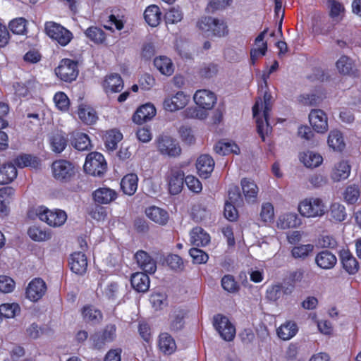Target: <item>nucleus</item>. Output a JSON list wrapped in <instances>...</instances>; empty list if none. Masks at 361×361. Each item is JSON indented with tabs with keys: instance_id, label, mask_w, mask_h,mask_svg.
Returning a JSON list of instances; mask_svg holds the SVG:
<instances>
[{
	"instance_id": "1",
	"label": "nucleus",
	"mask_w": 361,
	"mask_h": 361,
	"mask_svg": "<svg viewBox=\"0 0 361 361\" xmlns=\"http://www.w3.org/2000/svg\"><path fill=\"white\" fill-rule=\"evenodd\" d=\"M271 95L265 92L263 98L259 97L252 107L253 117L256 120L257 131L263 140L271 130L269 124V114L271 110Z\"/></svg>"
},
{
	"instance_id": "2",
	"label": "nucleus",
	"mask_w": 361,
	"mask_h": 361,
	"mask_svg": "<svg viewBox=\"0 0 361 361\" xmlns=\"http://www.w3.org/2000/svg\"><path fill=\"white\" fill-rule=\"evenodd\" d=\"M300 214L306 218H317L323 216L326 211V202L317 197H310L301 200L298 206Z\"/></svg>"
},
{
	"instance_id": "3",
	"label": "nucleus",
	"mask_w": 361,
	"mask_h": 361,
	"mask_svg": "<svg viewBox=\"0 0 361 361\" xmlns=\"http://www.w3.org/2000/svg\"><path fill=\"white\" fill-rule=\"evenodd\" d=\"M46 34L62 47L68 45L73 38V33L59 23L54 21L44 25Z\"/></svg>"
},
{
	"instance_id": "4",
	"label": "nucleus",
	"mask_w": 361,
	"mask_h": 361,
	"mask_svg": "<svg viewBox=\"0 0 361 361\" xmlns=\"http://www.w3.org/2000/svg\"><path fill=\"white\" fill-rule=\"evenodd\" d=\"M36 215L38 218L52 227H59L64 224L67 219L66 213L61 209H49L41 206L36 209Z\"/></svg>"
},
{
	"instance_id": "5",
	"label": "nucleus",
	"mask_w": 361,
	"mask_h": 361,
	"mask_svg": "<svg viewBox=\"0 0 361 361\" xmlns=\"http://www.w3.org/2000/svg\"><path fill=\"white\" fill-rule=\"evenodd\" d=\"M85 171L94 176H101L106 170V162L104 156L97 152L87 154L84 164Z\"/></svg>"
},
{
	"instance_id": "6",
	"label": "nucleus",
	"mask_w": 361,
	"mask_h": 361,
	"mask_svg": "<svg viewBox=\"0 0 361 361\" xmlns=\"http://www.w3.org/2000/svg\"><path fill=\"white\" fill-rule=\"evenodd\" d=\"M59 78L64 82H72L78 75L77 63L69 59H62L55 69Z\"/></svg>"
},
{
	"instance_id": "7",
	"label": "nucleus",
	"mask_w": 361,
	"mask_h": 361,
	"mask_svg": "<svg viewBox=\"0 0 361 361\" xmlns=\"http://www.w3.org/2000/svg\"><path fill=\"white\" fill-rule=\"evenodd\" d=\"M54 177L61 181H68L75 175L76 169L73 164L66 160L55 161L51 166Z\"/></svg>"
},
{
	"instance_id": "8",
	"label": "nucleus",
	"mask_w": 361,
	"mask_h": 361,
	"mask_svg": "<svg viewBox=\"0 0 361 361\" xmlns=\"http://www.w3.org/2000/svg\"><path fill=\"white\" fill-rule=\"evenodd\" d=\"M190 102V97L183 91L166 97L163 101V108L173 113L184 109Z\"/></svg>"
},
{
	"instance_id": "9",
	"label": "nucleus",
	"mask_w": 361,
	"mask_h": 361,
	"mask_svg": "<svg viewBox=\"0 0 361 361\" xmlns=\"http://www.w3.org/2000/svg\"><path fill=\"white\" fill-rule=\"evenodd\" d=\"M214 326L224 340L230 341L234 338L235 329L226 317L216 315L214 317Z\"/></svg>"
},
{
	"instance_id": "10",
	"label": "nucleus",
	"mask_w": 361,
	"mask_h": 361,
	"mask_svg": "<svg viewBox=\"0 0 361 361\" xmlns=\"http://www.w3.org/2000/svg\"><path fill=\"white\" fill-rule=\"evenodd\" d=\"M184 176L183 171L179 168L173 166L169 169L166 174V179L168 182L169 190L171 194L176 195L181 191Z\"/></svg>"
},
{
	"instance_id": "11",
	"label": "nucleus",
	"mask_w": 361,
	"mask_h": 361,
	"mask_svg": "<svg viewBox=\"0 0 361 361\" xmlns=\"http://www.w3.org/2000/svg\"><path fill=\"white\" fill-rule=\"evenodd\" d=\"M47 290L45 281L41 278H35L28 283L25 296L32 302H37L45 295Z\"/></svg>"
},
{
	"instance_id": "12",
	"label": "nucleus",
	"mask_w": 361,
	"mask_h": 361,
	"mask_svg": "<svg viewBox=\"0 0 361 361\" xmlns=\"http://www.w3.org/2000/svg\"><path fill=\"white\" fill-rule=\"evenodd\" d=\"M193 101L200 109L211 110L216 103V94L207 89L197 90L193 95Z\"/></svg>"
},
{
	"instance_id": "13",
	"label": "nucleus",
	"mask_w": 361,
	"mask_h": 361,
	"mask_svg": "<svg viewBox=\"0 0 361 361\" xmlns=\"http://www.w3.org/2000/svg\"><path fill=\"white\" fill-rule=\"evenodd\" d=\"M158 151L163 155L176 157L180 154L181 149L178 142L169 136H161L157 140Z\"/></svg>"
},
{
	"instance_id": "14",
	"label": "nucleus",
	"mask_w": 361,
	"mask_h": 361,
	"mask_svg": "<svg viewBox=\"0 0 361 361\" xmlns=\"http://www.w3.org/2000/svg\"><path fill=\"white\" fill-rule=\"evenodd\" d=\"M116 326L109 324L100 333L92 335L90 340L95 348H102L106 343L112 342L116 337Z\"/></svg>"
},
{
	"instance_id": "15",
	"label": "nucleus",
	"mask_w": 361,
	"mask_h": 361,
	"mask_svg": "<svg viewBox=\"0 0 361 361\" xmlns=\"http://www.w3.org/2000/svg\"><path fill=\"white\" fill-rule=\"evenodd\" d=\"M310 123L319 133H324L328 130V119L326 114L321 109H312L309 114Z\"/></svg>"
},
{
	"instance_id": "16",
	"label": "nucleus",
	"mask_w": 361,
	"mask_h": 361,
	"mask_svg": "<svg viewBox=\"0 0 361 361\" xmlns=\"http://www.w3.org/2000/svg\"><path fill=\"white\" fill-rule=\"evenodd\" d=\"M156 109L151 103L140 106L133 116V121L136 124H142L151 120L156 115Z\"/></svg>"
},
{
	"instance_id": "17",
	"label": "nucleus",
	"mask_w": 361,
	"mask_h": 361,
	"mask_svg": "<svg viewBox=\"0 0 361 361\" xmlns=\"http://www.w3.org/2000/svg\"><path fill=\"white\" fill-rule=\"evenodd\" d=\"M69 264L73 272L82 275L87 271V259L82 252H75L70 257Z\"/></svg>"
},
{
	"instance_id": "18",
	"label": "nucleus",
	"mask_w": 361,
	"mask_h": 361,
	"mask_svg": "<svg viewBox=\"0 0 361 361\" xmlns=\"http://www.w3.org/2000/svg\"><path fill=\"white\" fill-rule=\"evenodd\" d=\"M351 166L348 161L341 160L333 166L330 177L334 182L347 179L350 174Z\"/></svg>"
},
{
	"instance_id": "19",
	"label": "nucleus",
	"mask_w": 361,
	"mask_h": 361,
	"mask_svg": "<svg viewBox=\"0 0 361 361\" xmlns=\"http://www.w3.org/2000/svg\"><path fill=\"white\" fill-rule=\"evenodd\" d=\"M214 161L210 156L202 154L196 161V168L199 176L202 178H207L214 170Z\"/></svg>"
},
{
	"instance_id": "20",
	"label": "nucleus",
	"mask_w": 361,
	"mask_h": 361,
	"mask_svg": "<svg viewBox=\"0 0 361 361\" xmlns=\"http://www.w3.org/2000/svg\"><path fill=\"white\" fill-rule=\"evenodd\" d=\"M155 68L163 75L171 76L173 74L175 66L172 60L164 55L157 56L153 61Z\"/></svg>"
},
{
	"instance_id": "21",
	"label": "nucleus",
	"mask_w": 361,
	"mask_h": 361,
	"mask_svg": "<svg viewBox=\"0 0 361 361\" xmlns=\"http://www.w3.org/2000/svg\"><path fill=\"white\" fill-rule=\"evenodd\" d=\"M81 314L85 322L93 325L100 323L103 319L101 310L92 305H85L81 309Z\"/></svg>"
},
{
	"instance_id": "22",
	"label": "nucleus",
	"mask_w": 361,
	"mask_h": 361,
	"mask_svg": "<svg viewBox=\"0 0 361 361\" xmlns=\"http://www.w3.org/2000/svg\"><path fill=\"white\" fill-rule=\"evenodd\" d=\"M135 258L138 266L145 272L152 274L157 269L156 262L145 251L140 250L136 252Z\"/></svg>"
},
{
	"instance_id": "23",
	"label": "nucleus",
	"mask_w": 361,
	"mask_h": 361,
	"mask_svg": "<svg viewBox=\"0 0 361 361\" xmlns=\"http://www.w3.org/2000/svg\"><path fill=\"white\" fill-rule=\"evenodd\" d=\"M117 192L107 187H102L93 192V199L94 202L101 204H107L117 198Z\"/></svg>"
},
{
	"instance_id": "24",
	"label": "nucleus",
	"mask_w": 361,
	"mask_h": 361,
	"mask_svg": "<svg viewBox=\"0 0 361 361\" xmlns=\"http://www.w3.org/2000/svg\"><path fill=\"white\" fill-rule=\"evenodd\" d=\"M302 224V220L298 215L293 212L281 214L277 219L276 226L280 229L296 228Z\"/></svg>"
},
{
	"instance_id": "25",
	"label": "nucleus",
	"mask_w": 361,
	"mask_h": 361,
	"mask_svg": "<svg viewBox=\"0 0 361 361\" xmlns=\"http://www.w3.org/2000/svg\"><path fill=\"white\" fill-rule=\"evenodd\" d=\"M340 257L343 268L348 274L354 275L358 271L359 263L348 250H342Z\"/></svg>"
},
{
	"instance_id": "26",
	"label": "nucleus",
	"mask_w": 361,
	"mask_h": 361,
	"mask_svg": "<svg viewBox=\"0 0 361 361\" xmlns=\"http://www.w3.org/2000/svg\"><path fill=\"white\" fill-rule=\"evenodd\" d=\"M299 160L305 167L314 169L322 164L323 157L317 152L307 150L300 153Z\"/></svg>"
},
{
	"instance_id": "27",
	"label": "nucleus",
	"mask_w": 361,
	"mask_h": 361,
	"mask_svg": "<svg viewBox=\"0 0 361 361\" xmlns=\"http://www.w3.org/2000/svg\"><path fill=\"white\" fill-rule=\"evenodd\" d=\"M77 114L80 120L86 125H93L98 120V116L95 110L87 104H80Z\"/></svg>"
},
{
	"instance_id": "28",
	"label": "nucleus",
	"mask_w": 361,
	"mask_h": 361,
	"mask_svg": "<svg viewBox=\"0 0 361 361\" xmlns=\"http://www.w3.org/2000/svg\"><path fill=\"white\" fill-rule=\"evenodd\" d=\"M158 347L164 355H171L176 350L177 346L173 338L168 333H161L159 336Z\"/></svg>"
},
{
	"instance_id": "29",
	"label": "nucleus",
	"mask_w": 361,
	"mask_h": 361,
	"mask_svg": "<svg viewBox=\"0 0 361 361\" xmlns=\"http://www.w3.org/2000/svg\"><path fill=\"white\" fill-rule=\"evenodd\" d=\"M71 143L79 151L89 150L92 147L89 136L81 132L75 131L71 134Z\"/></svg>"
},
{
	"instance_id": "30",
	"label": "nucleus",
	"mask_w": 361,
	"mask_h": 361,
	"mask_svg": "<svg viewBox=\"0 0 361 361\" xmlns=\"http://www.w3.org/2000/svg\"><path fill=\"white\" fill-rule=\"evenodd\" d=\"M104 91L109 93L121 92L123 88V82L118 74H111L106 77L103 82Z\"/></svg>"
},
{
	"instance_id": "31",
	"label": "nucleus",
	"mask_w": 361,
	"mask_h": 361,
	"mask_svg": "<svg viewBox=\"0 0 361 361\" xmlns=\"http://www.w3.org/2000/svg\"><path fill=\"white\" fill-rule=\"evenodd\" d=\"M240 184L245 200L248 203L255 202L257 200L259 190L256 183L250 179L243 178Z\"/></svg>"
},
{
	"instance_id": "32",
	"label": "nucleus",
	"mask_w": 361,
	"mask_h": 361,
	"mask_svg": "<svg viewBox=\"0 0 361 361\" xmlns=\"http://www.w3.org/2000/svg\"><path fill=\"white\" fill-rule=\"evenodd\" d=\"M145 214L149 219L159 225L166 224L169 219L166 211L155 206L146 209Z\"/></svg>"
},
{
	"instance_id": "33",
	"label": "nucleus",
	"mask_w": 361,
	"mask_h": 361,
	"mask_svg": "<svg viewBox=\"0 0 361 361\" xmlns=\"http://www.w3.org/2000/svg\"><path fill=\"white\" fill-rule=\"evenodd\" d=\"M131 285L137 292L145 293L149 288L150 281L149 276L142 272H136L131 276Z\"/></svg>"
},
{
	"instance_id": "34",
	"label": "nucleus",
	"mask_w": 361,
	"mask_h": 361,
	"mask_svg": "<svg viewBox=\"0 0 361 361\" xmlns=\"http://www.w3.org/2000/svg\"><path fill=\"white\" fill-rule=\"evenodd\" d=\"M328 146L335 152H341L345 147L343 134L338 130L330 131L327 138Z\"/></svg>"
},
{
	"instance_id": "35",
	"label": "nucleus",
	"mask_w": 361,
	"mask_h": 361,
	"mask_svg": "<svg viewBox=\"0 0 361 361\" xmlns=\"http://www.w3.org/2000/svg\"><path fill=\"white\" fill-rule=\"evenodd\" d=\"M138 177L135 173L126 175L121 181V188L123 192L129 196L135 193L137 189Z\"/></svg>"
},
{
	"instance_id": "36",
	"label": "nucleus",
	"mask_w": 361,
	"mask_h": 361,
	"mask_svg": "<svg viewBox=\"0 0 361 361\" xmlns=\"http://www.w3.org/2000/svg\"><path fill=\"white\" fill-rule=\"evenodd\" d=\"M14 190L11 187H4L0 189V213L7 214L9 206L13 201Z\"/></svg>"
},
{
	"instance_id": "37",
	"label": "nucleus",
	"mask_w": 361,
	"mask_h": 361,
	"mask_svg": "<svg viewBox=\"0 0 361 361\" xmlns=\"http://www.w3.org/2000/svg\"><path fill=\"white\" fill-rule=\"evenodd\" d=\"M85 35L96 44H106L107 37L104 31L97 26H91L85 31Z\"/></svg>"
},
{
	"instance_id": "38",
	"label": "nucleus",
	"mask_w": 361,
	"mask_h": 361,
	"mask_svg": "<svg viewBox=\"0 0 361 361\" xmlns=\"http://www.w3.org/2000/svg\"><path fill=\"white\" fill-rule=\"evenodd\" d=\"M317 264L324 269H330L336 264V256L329 251H322L315 258Z\"/></svg>"
},
{
	"instance_id": "39",
	"label": "nucleus",
	"mask_w": 361,
	"mask_h": 361,
	"mask_svg": "<svg viewBox=\"0 0 361 361\" xmlns=\"http://www.w3.org/2000/svg\"><path fill=\"white\" fill-rule=\"evenodd\" d=\"M329 16L336 22L341 21L345 15L344 5L338 0H327Z\"/></svg>"
},
{
	"instance_id": "40",
	"label": "nucleus",
	"mask_w": 361,
	"mask_h": 361,
	"mask_svg": "<svg viewBox=\"0 0 361 361\" xmlns=\"http://www.w3.org/2000/svg\"><path fill=\"white\" fill-rule=\"evenodd\" d=\"M190 235V243L197 246H205L210 242L209 235L200 227L194 228Z\"/></svg>"
},
{
	"instance_id": "41",
	"label": "nucleus",
	"mask_w": 361,
	"mask_h": 361,
	"mask_svg": "<svg viewBox=\"0 0 361 361\" xmlns=\"http://www.w3.org/2000/svg\"><path fill=\"white\" fill-rule=\"evenodd\" d=\"M144 17L149 25L157 27L161 22V13L157 6L151 5L145 9Z\"/></svg>"
},
{
	"instance_id": "42",
	"label": "nucleus",
	"mask_w": 361,
	"mask_h": 361,
	"mask_svg": "<svg viewBox=\"0 0 361 361\" xmlns=\"http://www.w3.org/2000/svg\"><path fill=\"white\" fill-rule=\"evenodd\" d=\"M18 173L15 164L8 163L0 168V184H8L17 177Z\"/></svg>"
},
{
	"instance_id": "43",
	"label": "nucleus",
	"mask_w": 361,
	"mask_h": 361,
	"mask_svg": "<svg viewBox=\"0 0 361 361\" xmlns=\"http://www.w3.org/2000/svg\"><path fill=\"white\" fill-rule=\"evenodd\" d=\"M228 34L227 23L223 19L213 17V23L209 32V37H223Z\"/></svg>"
},
{
	"instance_id": "44",
	"label": "nucleus",
	"mask_w": 361,
	"mask_h": 361,
	"mask_svg": "<svg viewBox=\"0 0 361 361\" xmlns=\"http://www.w3.org/2000/svg\"><path fill=\"white\" fill-rule=\"evenodd\" d=\"M49 142L53 152L61 153L66 147L67 140L63 133L56 132L50 137Z\"/></svg>"
},
{
	"instance_id": "45",
	"label": "nucleus",
	"mask_w": 361,
	"mask_h": 361,
	"mask_svg": "<svg viewBox=\"0 0 361 361\" xmlns=\"http://www.w3.org/2000/svg\"><path fill=\"white\" fill-rule=\"evenodd\" d=\"M354 63L350 57L343 55L336 62L338 72L343 75H350L353 73Z\"/></svg>"
},
{
	"instance_id": "46",
	"label": "nucleus",
	"mask_w": 361,
	"mask_h": 361,
	"mask_svg": "<svg viewBox=\"0 0 361 361\" xmlns=\"http://www.w3.org/2000/svg\"><path fill=\"white\" fill-rule=\"evenodd\" d=\"M214 149L219 155H227L231 153L238 154L240 152L238 146L233 142H219L215 145Z\"/></svg>"
},
{
	"instance_id": "47",
	"label": "nucleus",
	"mask_w": 361,
	"mask_h": 361,
	"mask_svg": "<svg viewBox=\"0 0 361 361\" xmlns=\"http://www.w3.org/2000/svg\"><path fill=\"white\" fill-rule=\"evenodd\" d=\"M123 139L122 133L117 130H111L105 135V147L109 151H114L116 149L118 143Z\"/></svg>"
},
{
	"instance_id": "48",
	"label": "nucleus",
	"mask_w": 361,
	"mask_h": 361,
	"mask_svg": "<svg viewBox=\"0 0 361 361\" xmlns=\"http://www.w3.org/2000/svg\"><path fill=\"white\" fill-rule=\"evenodd\" d=\"M297 331L296 324L293 322H288L277 329V334L283 340H289L296 334Z\"/></svg>"
},
{
	"instance_id": "49",
	"label": "nucleus",
	"mask_w": 361,
	"mask_h": 361,
	"mask_svg": "<svg viewBox=\"0 0 361 361\" xmlns=\"http://www.w3.org/2000/svg\"><path fill=\"white\" fill-rule=\"evenodd\" d=\"M14 164L20 168H36L39 165V161L36 157L30 154H23L14 159Z\"/></svg>"
},
{
	"instance_id": "50",
	"label": "nucleus",
	"mask_w": 361,
	"mask_h": 361,
	"mask_svg": "<svg viewBox=\"0 0 361 361\" xmlns=\"http://www.w3.org/2000/svg\"><path fill=\"white\" fill-rule=\"evenodd\" d=\"M20 312L17 303H4L0 305V315L7 319L14 318Z\"/></svg>"
},
{
	"instance_id": "51",
	"label": "nucleus",
	"mask_w": 361,
	"mask_h": 361,
	"mask_svg": "<svg viewBox=\"0 0 361 361\" xmlns=\"http://www.w3.org/2000/svg\"><path fill=\"white\" fill-rule=\"evenodd\" d=\"M27 234L32 240L37 242L46 241L51 238L50 232L36 226L30 227L27 231Z\"/></svg>"
},
{
	"instance_id": "52",
	"label": "nucleus",
	"mask_w": 361,
	"mask_h": 361,
	"mask_svg": "<svg viewBox=\"0 0 361 361\" xmlns=\"http://www.w3.org/2000/svg\"><path fill=\"white\" fill-rule=\"evenodd\" d=\"M211 212L202 204H195L192 209V219L196 221H204L210 219Z\"/></svg>"
},
{
	"instance_id": "53",
	"label": "nucleus",
	"mask_w": 361,
	"mask_h": 361,
	"mask_svg": "<svg viewBox=\"0 0 361 361\" xmlns=\"http://www.w3.org/2000/svg\"><path fill=\"white\" fill-rule=\"evenodd\" d=\"M330 216L335 221H344L347 216L345 207L338 202L332 203L330 207Z\"/></svg>"
},
{
	"instance_id": "54",
	"label": "nucleus",
	"mask_w": 361,
	"mask_h": 361,
	"mask_svg": "<svg viewBox=\"0 0 361 361\" xmlns=\"http://www.w3.org/2000/svg\"><path fill=\"white\" fill-rule=\"evenodd\" d=\"M27 21L23 18H18L11 20L9 23L11 31L16 35H25Z\"/></svg>"
},
{
	"instance_id": "55",
	"label": "nucleus",
	"mask_w": 361,
	"mask_h": 361,
	"mask_svg": "<svg viewBox=\"0 0 361 361\" xmlns=\"http://www.w3.org/2000/svg\"><path fill=\"white\" fill-rule=\"evenodd\" d=\"M213 23V17L212 16H202L200 18L197 23L196 26L198 30L204 35L209 37V32Z\"/></svg>"
},
{
	"instance_id": "56",
	"label": "nucleus",
	"mask_w": 361,
	"mask_h": 361,
	"mask_svg": "<svg viewBox=\"0 0 361 361\" xmlns=\"http://www.w3.org/2000/svg\"><path fill=\"white\" fill-rule=\"evenodd\" d=\"M343 195L345 200L348 204H354L358 200L360 196V188L356 185H349L346 188Z\"/></svg>"
},
{
	"instance_id": "57",
	"label": "nucleus",
	"mask_w": 361,
	"mask_h": 361,
	"mask_svg": "<svg viewBox=\"0 0 361 361\" xmlns=\"http://www.w3.org/2000/svg\"><path fill=\"white\" fill-rule=\"evenodd\" d=\"M183 13L178 7L171 8L165 14V20L167 24H176L183 19Z\"/></svg>"
},
{
	"instance_id": "58",
	"label": "nucleus",
	"mask_w": 361,
	"mask_h": 361,
	"mask_svg": "<svg viewBox=\"0 0 361 361\" xmlns=\"http://www.w3.org/2000/svg\"><path fill=\"white\" fill-rule=\"evenodd\" d=\"M56 107L62 111H66L70 105V101L67 95L62 92H56L53 98Z\"/></svg>"
},
{
	"instance_id": "59",
	"label": "nucleus",
	"mask_w": 361,
	"mask_h": 361,
	"mask_svg": "<svg viewBox=\"0 0 361 361\" xmlns=\"http://www.w3.org/2000/svg\"><path fill=\"white\" fill-rule=\"evenodd\" d=\"M259 216L264 222H271L274 217V208L271 203L264 202L262 204Z\"/></svg>"
},
{
	"instance_id": "60",
	"label": "nucleus",
	"mask_w": 361,
	"mask_h": 361,
	"mask_svg": "<svg viewBox=\"0 0 361 361\" xmlns=\"http://www.w3.org/2000/svg\"><path fill=\"white\" fill-rule=\"evenodd\" d=\"M150 302L156 310H161L167 305L166 295L161 293H153L150 297Z\"/></svg>"
},
{
	"instance_id": "61",
	"label": "nucleus",
	"mask_w": 361,
	"mask_h": 361,
	"mask_svg": "<svg viewBox=\"0 0 361 361\" xmlns=\"http://www.w3.org/2000/svg\"><path fill=\"white\" fill-rule=\"evenodd\" d=\"M207 110L198 109L197 107H190L185 109V114L187 118H197L200 120H204L208 116Z\"/></svg>"
},
{
	"instance_id": "62",
	"label": "nucleus",
	"mask_w": 361,
	"mask_h": 361,
	"mask_svg": "<svg viewBox=\"0 0 361 361\" xmlns=\"http://www.w3.org/2000/svg\"><path fill=\"white\" fill-rule=\"evenodd\" d=\"M313 245L311 244L296 246L292 250V255L295 258H305L312 252Z\"/></svg>"
},
{
	"instance_id": "63",
	"label": "nucleus",
	"mask_w": 361,
	"mask_h": 361,
	"mask_svg": "<svg viewBox=\"0 0 361 361\" xmlns=\"http://www.w3.org/2000/svg\"><path fill=\"white\" fill-rule=\"evenodd\" d=\"M222 288L229 293H235L238 290V286L233 276L226 275L221 279Z\"/></svg>"
},
{
	"instance_id": "64",
	"label": "nucleus",
	"mask_w": 361,
	"mask_h": 361,
	"mask_svg": "<svg viewBox=\"0 0 361 361\" xmlns=\"http://www.w3.org/2000/svg\"><path fill=\"white\" fill-rule=\"evenodd\" d=\"M189 253L195 264H204L209 259L206 252L197 248H191Z\"/></svg>"
}]
</instances>
